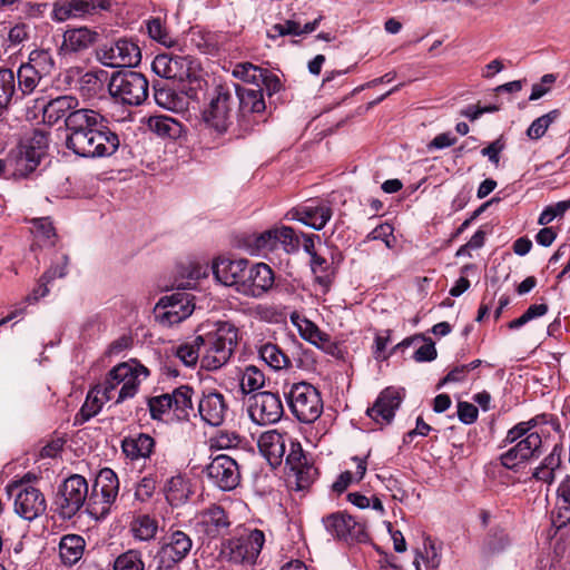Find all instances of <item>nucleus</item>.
I'll return each mask as SVG.
<instances>
[{
  "mask_svg": "<svg viewBox=\"0 0 570 570\" xmlns=\"http://www.w3.org/2000/svg\"><path fill=\"white\" fill-rule=\"evenodd\" d=\"M66 147L82 158H102L114 155L119 148V137L107 126L99 111L89 109L70 120Z\"/></svg>",
  "mask_w": 570,
  "mask_h": 570,
  "instance_id": "1",
  "label": "nucleus"
},
{
  "mask_svg": "<svg viewBox=\"0 0 570 570\" xmlns=\"http://www.w3.org/2000/svg\"><path fill=\"white\" fill-rule=\"evenodd\" d=\"M238 341V330L229 322H217L203 335H197L202 344V367L215 371L224 366L234 353Z\"/></svg>",
  "mask_w": 570,
  "mask_h": 570,
  "instance_id": "2",
  "label": "nucleus"
},
{
  "mask_svg": "<svg viewBox=\"0 0 570 570\" xmlns=\"http://www.w3.org/2000/svg\"><path fill=\"white\" fill-rule=\"evenodd\" d=\"M547 415H538L528 422H520L510 429L507 433L505 443L517 444L501 455V463L508 469H514L519 464L525 462L539 454L542 443L541 435L538 431L530 432L540 423H546Z\"/></svg>",
  "mask_w": 570,
  "mask_h": 570,
  "instance_id": "3",
  "label": "nucleus"
},
{
  "mask_svg": "<svg viewBox=\"0 0 570 570\" xmlns=\"http://www.w3.org/2000/svg\"><path fill=\"white\" fill-rule=\"evenodd\" d=\"M149 376V370L131 360L114 366L105 376L101 384L104 393L110 394L115 404L132 399L139 391L142 380Z\"/></svg>",
  "mask_w": 570,
  "mask_h": 570,
  "instance_id": "4",
  "label": "nucleus"
},
{
  "mask_svg": "<svg viewBox=\"0 0 570 570\" xmlns=\"http://www.w3.org/2000/svg\"><path fill=\"white\" fill-rule=\"evenodd\" d=\"M234 91L235 88L229 83L216 86L208 106L203 111L206 128L218 137L229 132L234 125L236 117Z\"/></svg>",
  "mask_w": 570,
  "mask_h": 570,
  "instance_id": "5",
  "label": "nucleus"
},
{
  "mask_svg": "<svg viewBox=\"0 0 570 570\" xmlns=\"http://www.w3.org/2000/svg\"><path fill=\"white\" fill-rule=\"evenodd\" d=\"M119 491L117 474L110 469L99 472L85 503L86 512L95 520L105 519L111 510Z\"/></svg>",
  "mask_w": 570,
  "mask_h": 570,
  "instance_id": "6",
  "label": "nucleus"
},
{
  "mask_svg": "<svg viewBox=\"0 0 570 570\" xmlns=\"http://www.w3.org/2000/svg\"><path fill=\"white\" fill-rule=\"evenodd\" d=\"M284 394L292 414L302 423H313L323 413L321 393L307 382L292 384Z\"/></svg>",
  "mask_w": 570,
  "mask_h": 570,
  "instance_id": "7",
  "label": "nucleus"
},
{
  "mask_svg": "<svg viewBox=\"0 0 570 570\" xmlns=\"http://www.w3.org/2000/svg\"><path fill=\"white\" fill-rule=\"evenodd\" d=\"M265 543V534L258 529H243L223 543L222 554L235 564H254Z\"/></svg>",
  "mask_w": 570,
  "mask_h": 570,
  "instance_id": "8",
  "label": "nucleus"
},
{
  "mask_svg": "<svg viewBox=\"0 0 570 570\" xmlns=\"http://www.w3.org/2000/svg\"><path fill=\"white\" fill-rule=\"evenodd\" d=\"M194 390L188 385H180L170 393H164L153 396L148 400V409L154 420H164L166 414L173 415L179 420H188L194 412L193 406Z\"/></svg>",
  "mask_w": 570,
  "mask_h": 570,
  "instance_id": "9",
  "label": "nucleus"
},
{
  "mask_svg": "<svg viewBox=\"0 0 570 570\" xmlns=\"http://www.w3.org/2000/svg\"><path fill=\"white\" fill-rule=\"evenodd\" d=\"M151 69L161 78L188 82L189 90L202 87L199 66L189 57L157 55L153 60Z\"/></svg>",
  "mask_w": 570,
  "mask_h": 570,
  "instance_id": "10",
  "label": "nucleus"
},
{
  "mask_svg": "<svg viewBox=\"0 0 570 570\" xmlns=\"http://www.w3.org/2000/svg\"><path fill=\"white\" fill-rule=\"evenodd\" d=\"M147 78L137 71L115 72L108 83L110 96L128 106H139L148 97Z\"/></svg>",
  "mask_w": 570,
  "mask_h": 570,
  "instance_id": "11",
  "label": "nucleus"
},
{
  "mask_svg": "<svg viewBox=\"0 0 570 570\" xmlns=\"http://www.w3.org/2000/svg\"><path fill=\"white\" fill-rule=\"evenodd\" d=\"M88 490V482L82 475H70L58 487L53 499L55 511L62 519L73 518L85 507Z\"/></svg>",
  "mask_w": 570,
  "mask_h": 570,
  "instance_id": "12",
  "label": "nucleus"
},
{
  "mask_svg": "<svg viewBox=\"0 0 570 570\" xmlns=\"http://www.w3.org/2000/svg\"><path fill=\"white\" fill-rule=\"evenodd\" d=\"M8 493L14 495V511L26 520H33L41 515L47 508L43 493L30 484V475L11 482L7 487Z\"/></svg>",
  "mask_w": 570,
  "mask_h": 570,
  "instance_id": "13",
  "label": "nucleus"
},
{
  "mask_svg": "<svg viewBox=\"0 0 570 570\" xmlns=\"http://www.w3.org/2000/svg\"><path fill=\"white\" fill-rule=\"evenodd\" d=\"M49 135L43 130H33L26 142L21 144L9 160L13 163L14 175L26 177L31 174L46 156Z\"/></svg>",
  "mask_w": 570,
  "mask_h": 570,
  "instance_id": "14",
  "label": "nucleus"
},
{
  "mask_svg": "<svg viewBox=\"0 0 570 570\" xmlns=\"http://www.w3.org/2000/svg\"><path fill=\"white\" fill-rule=\"evenodd\" d=\"M191 548L193 540L188 533L170 529L161 539L155 557V570H176V566L187 558Z\"/></svg>",
  "mask_w": 570,
  "mask_h": 570,
  "instance_id": "15",
  "label": "nucleus"
},
{
  "mask_svg": "<svg viewBox=\"0 0 570 570\" xmlns=\"http://www.w3.org/2000/svg\"><path fill=\"white\" fill-rule=\"evenodd\" d=\"M195 309L194 296L175 292L163 296L154 308L156 321L164 327L177 325L188 318Z\"/></svg>",
  "mask_w": 570,
  "mask_h": 570,
  "instance_id": "16",
  "label": "nucleus"
},
{
  "mask_svg": "<svg viewBox=\"0 0 570 570\" xmlns=\"http://www.w3.org/2000/svg\"><path fill=\"white\" fill-rule=\"evenodd\" d=\"M246 412L253 423L264 426L277 423L284 414V406L277 393L264 391L247 399Z\"/></svg>",
  "mask_w": 570,
  "mask_h": 570,
  "instance_id": "17",
  "label": "nucleus"
},
{
  "mask_svg": "<svg viewBox=\"0 0 570 570\" xmlns=\"http://www.w3.org/2000/svg\"><path fill=\"white\" fill-rule=\"evenodd\" d=\"M37 107L42 111L45 124L53 126L61 119L65 120L66 131L70 130V120L79 114L88 112L90 108H79V100L75 96L63 95L53 99L43 98L35 100Z\"/></svg>",
  "mask_w": 570,
  "mask_h": 570,
  "instance_id": "18",
  "label": "nucleus"
},
{
  "mask_svg": "<svg viewBox=\"0 0 570 570\" xmlns=\"http://www.w3.org/2000/svg\"><path fill=\"white\" fill-rule=\"evenodd\" d=\"M97 59L106 67H134L140 62L141 52L136 42L120 38L101 45L97 49Z\"/></svg>",
  "mask_w": 570,
  "mask_h": 570,
  "instance_id": "19",
  "label": "nucleus"
},
{
  "mask_svg": "<svg viewBox=\"0 0 570 570\" xmlns=\"http://www.w3.org/2000/svg\"><path fill=\"white\" fill-rule=\"evenodd\" d=\"M551 522L556 538L554 552L564 556L568 551L566 538L568 537V524L570 523V484L568 478L558 488L557 509L551 513Z\"/></svg>",
  "mask_w": 570,
  "mask_h": 570,
  "instance_id": "20",
  "label": "nucleus"
},
{
  "mask_svg": "<svg viewBox=\"0 0 570 570\" xmlns=\"http://www.w3.org/2000/svg\"><path fill=\"white\" fill-rule=\"evenodd\" d=\"M274 282V272L267 264L257 263L250 266L247 264L238 293L248 297L261 298L273 287Z\"/></svg>",
  "mask_w": 570,
  "mask_h": 570,
  "instance_id": "21",
  "label": "nucleus"
},
{
  "mask_svg": "<svg viewBox=\"0 0 570 570\" xmlns=\"http://www.w3.org/2000/svg\"><path fill=\"white\" fill-rule=\"evenodd\" d=\"M323 523L327 532L340 540L346 542H363L367 540L365 525L344 512H336L325 517Z\"/></svg>",
  "mask_w": 570,
  "mask_h": 570,
  "instance_id": "22",
  "label": "nucleus"
},
{
  "mask_svg": "<svg viewBox=\"0 0 570 570\" xmlns=\"http://www.w3.org/2000/svg\"><path fill=\"white\" fill-rule=\"evenodd\" d=\"M206 473L213 483L224 491L235 489L240 480L236 461L225 454L215 456L207 465Z\"/></svg>",
  "mask_w": 570,
  "mask_h": 570,
  "instance_id": "23",
  "label": "nucleus"
},
{
  "mask_svg": "<svg viewBox=\"0 0 570 570\" xmlns=\"http://www.w3.org/2000/svg\"><path fill=\"white\" fill-rule=\"evenodd\" d=\"M288 445L289 451L285 459L286 465L295 474L297 490L306 489L315 480L317 471L308 463L299 442L292 439L288 440Z\"/></svg>",
  "mask_w": 570,
  "mask_h": 570,
  "instance_id": "24",
  "label": "nucleus"
},
{
  "mask_svg": "<svg viewBox=\"0 0 570 570\" xmlns=\"http://www.w3.org/2000/svg\"><path fill=\"white\" fill-rule=\"evenodd\" d=\"M332 208L323 203H309L292 208L286 218L297 220L304 225L321 230L332 217Z\"/></svg>",
  "mask_w": 570,
  "mask_h": 570,
  "instance_id": "25",
  "label": "nucleus"
},
{
  "mask_svg": "<svg viewBox=\"0 0 570 570\" xmlns=\"http://www.w3.org/2000/svg\"><path fill=\"white\" fill-rule=\"evenodd\" d=\"M402 394L400 390L386 387L377 396L373 406L368 407L366 414L377 424L387 425L392 422L395 411L400 407Z\"/></svg>",
  "mask_w": 570,
  "mask_h": 570,
  "instance_id": "26",
  "label": "nucleus"
},
{
  "mask_svg": "<svg viewBox=\"0 0 570 570\" xmlns=\"http://www.w3.org/2000/svg\"><path fill=\"white\" fill-rule=\"evenodd\" d=\"M323 20L318 14L313 21L304 22L301 13H293L291 18L283 22L273 24L266 32L267 38L275 40L285 36H303L314 32Z\"/></svg>",
  "mask_w": 570,
  "mask_h": 570,
  "instance_id": "27",
  "label": "nucleus"
},
{
  "mask_svg": "<svg viewBox=\"0 0 570 570\" xmlns=\"http://www.w3.org/2000/svg\"><path fill=\"white\" fill-rule=\"evenodd\" d=\"M230 525L225 510L219 505H212L198 513L196 528L208 538H216L226 531Z\"/></svg>",
  "mask_w": 570,
  "mask_h": 570,
  "instance_id": "28",
  "label": "nucleus"
},
{
  "mask_svg": "<svg viewBox=\"0 0 570 570\" xmlns=\"http://www.w3.org/2000/svg\"><path fill=\"white\" fill-rule=\"evenodd\" d=\"M235 88L234 97L238 100V117L239 121L245 120L249 114H262L266 109V104L261 88L240 86L237 83H229Z\"/></svg>",
  "mask_w": 570,
  "mask_h": 570,
  "instance_id": "29",
  "label": "nucleus"
},
{
  "mask_svg": "<svg viewBox=\"0 0 570 570\" xmlns=\"http://www.w3.org/2000/svg\"><path fill=\"white\" fill-rule=\"evenodd\" d=\"M288 440H292V438L287 434H282L276 430H268L259 435L257 445L261 453L272 465H278L286 454Z\"/></svg>",
  "mask_w": 570,
  "mask_h": 570,
  "instance_id": "30",
  "label": "nucleus"
},
{
  "mask_svg": "<svg viewBox=\"0 0 570 570\" xmlns=\"http://www.w3.org/2000/svg\"><path fill=\"white\" fill-rule=\"evenodd\" d=\"M247 264L248 261L246 259L232 261L229 258H218L213 264V273L219 283L225 286H234L238 292Z\"/></svg>",
  "mask_w": 570,
  "mask_h": 570,
  "instance_id": "31",
  "label": "nucleus"
},
{
  "mask_svg": "<svg viewBox=\"0 0 570 570\" xmlns=\"http://www.w3.org/2000/svg\"><path fill=\"white\" fill-rule=\"evenodd\" d=\"M228 411V405L222 393L210 392L205 394L198 403V412L204 422L209 425H220Z\"/></svg>",
  "mask_w": 570,
  "mask_h": 570,
  "instance_id": "32",
  "label": "nucleus"
},
{
  "mask_svg": "<svg viewBox=\"0 0 570 570\" xmlns=\"http://www.w3.org/2000/svg\"><path fill=\"white\" fill-rule=\"evenodd\" d=\"M156 442L147 433H138L124 438L121 450L126 458L131 461L148 459L155 450Z\"/></svg>",
  "mask_w": 570,
  "mask_h": 570,
  "instance_id": "33",
  "label": "nucleus"
},
{
  "mask_svg": "<svg viewBox=\"0 0 570 570\" xmlns=\"http://www.w3.org/2000/svg\"><path fill=\"white\" fill-rule=\"evenodd\" d=\"M98 33L87 27L68 29L63 33L62 50L65 52H81L90 48L97 40Z\"/></svg>",
  "mask_w": 570,
  "mask_h": 570,
  "instance_id": "34",
  "label": "nucleus"
},
{
  "mask_svg": "<svg viewBox=\"0 0 570 570\" xmlns=\"http://www.w3.org/2000/svg\"><path fill=\"white\" fill-rule=\"evenodd\" d=\"M297 327L301 336L305 341L325 351L326 353H334V350L336 348L335 344L332 342L330 335L321 331L316 324L307 318H303L297 323Z\"/></svg>",
  "mask_w": 570,
  "mask_h": 570,
  "instance_id": "35",
  "label": "nucleus"
},
{
  "mask_svg": "<svg viewBox=\"0 0 570 570\" xmlns=\"http://www.w3.org/2000/svg\"><path fill=\"white\" fill-rule=\"evenodd\" d=\"M259 358L272 370L281 371L289 368L292 361L288 355L277 345L272 342H266L257 347Z\"/></svg>",
  "mask_w": 570,
  "mask_h": 570,
  "instance_id": "36",
  "label": "nucleus"
},
{
  "mask_svg": "<svg viewBox=\"0 0 570 570\" xmlns=\"http://www.w3.org/2000/svg\"><path fill=\"white\" fill-rule=\"evenodd\" d=\"M85 539L78 534L63 535L59 543V554L66 566L76 564L83 554Z\"/></svg>",
  "mask_w": 570,
  "mask_h": 570,
  "instance_id": "37",
  "label": "nucleus"
},
{
  "mask_svg": "<svg viewBox=\"0 0 570 570\" xmlns=\"http://www.w3.org/2000/svg\"><path fill=\"white\" fill-rule=\"evenodd\" d=\"M107 79V71L90 70L85 72L78 80V90L82 97L94 98L104 90Z\"/></svg>",
  "mask_w": 570,
  "mask_h": 570,
  "instance_id": "38",
  "label": "nucleus"
},
{
  "mask_svg": "<svg viewBox=\"0 0 570 570\" xmlns=\"http://www.w3.org/2000/svg\"><path fill=\"white\" fill-rule=\"evenodd\" d=\"M108 401H114V399L110 394L104 393V385L101 382L95 385L88 392L87 399L80 409V414L83 420H89L98 414L102 405Z\"/></svg>",
  "mask_w": 570,
  "mask_h": 570,
  "instance_id": "39",
  "label": "nucleus"
},
{
  "mask_svg": "<svg viewBox=\"0 0 570 570\" xmlns=\"http://www.w3.org/2000/svg\"><path fill=\"white\" fill-rule=\"evenodd\" d=\"M166 499L171 505H180L187 501L191 491L188 481L181 475L171 476L165 487Z\"/></svg>",
  "mask_w": 570,
  "mask_h": 570,
  "instance_id": "40",
  "label": "nucleus"
},
{
  "mask_svg": "<svg viewBox=\"0 0 570 570\" xmlns=\"http://www.w3.org/2000/svg\"><path fill=\"white\" fill-rule=\"evenodd\" d=\"M24 65L43 78L53 71L55 59L49 50L36 49L29 53L28 61Z\"/></svg>",
  "mask_w": 570,
  "mask_h": 570,
  "instance_id": "41",
  "label": "nucleus"
},
{
  "mask_svg": "<svg viewBox=\"0 0 570 570\" xmlns=\"http://www.w3.org/2000/svg\"><path fill=\"white\" fill-rule=\"evenodd\" d=\"M158 530V522L149 514H138L130 523V531L135 539L148 541L153 539Z\"/></svg>",
  "mask_w": 570,
  "mask_h": 570,
  "instance_id": "42",
  "label": "nucleus"
},
{
  "mask_svg": "<svg viewBox=\"0 0 570 570\" xmlns=\"http://www.w3.org/2000/svg\"><path fill=\"white\" fill-rule=\"evenodd\" d=\"M265 374L255 365H246L239 377L240 390L245 394L257 392L265 385Z\"/></svg>",
  "mask_w": 570,
  "mask_h": 570,
  "instance_id": "43",
  "label": "nucleus"
},
{
  "mask_svg": "<svg viewBox=\"0 0 570 570\" xmlns=\"http://www.w3.org/2000/svg\"><path fill=\"white\" fill-rule=\"evenodd\" d=\"M97 7V0H70L67 6L56 8L55 13L59 20H65L69 17H80L86 13H91Z\"/></svg>",
  "mask_w": 570,
  "mask_h": 570,
  "instance_id": "44",
  "label": "nucleus"
},
{
  "mask_svg": "<svg viewBox=\"0 0 570 570\" xmlns=\"http://www.w3.org/2000/svg\"><path fill=\"white\" fill-rule=\"evenodd\" d=\"M16 75L9 68H0V114L8 109L16 94Z\"/></svg>",
  "mask_w": 570,
  "mask_h": 570,
  "instance_id": "45",
  "label": "nucleus"
},
{
  "mask_svg": "<svg viewBox=\"0 0 570 570\" xmlns=\"http://www.w3.org/2000/svg\"><path fill=\"white\" fill-rule=\"evenodd\" d=\"M511 544L509 534L500 528L489 531L483 542V551L488 554H495L504 551Z\"/></svg>",
  "mask_w": 570,
  "mask_h": 570,
  "instance_id": "46",
  "label": "nucleus"
},
{
  "mask_svg": "<svg viewBox=\"0 0 570 570\" xmlns=\"http://www.w3.org/2000/svg\"><path fill=\"white\" fill-rule=\"evenodd\" d=\"M146 27L149 37L160 45L171 48L177 43L176 39L169 33L161 18H150L147 20Z\"/></svg>",
  "mask_w": 570,
  "mask_h": 570,
  "instance_id": "47",
  "label": "nucleus"
},
{
  "mask_svg": "<svg viewBox=\"0 0 570 570\" xmlns=\"http://www.w3.org/2000/svg\"><path fill=\"white\" fill-rule=\"evenodd\" d=\"M233 76L246 82L247 87H259V80H263V68L250 62L237 63L233 69Z\"/></svg>",
  "mask_w": 570,
  "mask_h": 570,
  "instance_id": "48",
  "label": "nucleus"
},
{
  "mask_svg": "<svg viewBox=\"0 0 570 570\" xmlns=\"http://www.w3.org/2000/svg\"><path fill=\"white\" fill-rule=\"evenodd\" d=\"M142 552L138 549H129L120 553L114 561L112 570H145Z\"/></svg>",
  "mask_w": 570,
  "mask_h": 570,
  "instance_id": "49",
  "label": "nucleus"
},
{
  "mask_svg": "<svg viewBox=\"0 0 570 570\" xmlns=\"http://www.w3.org/2000/svg\"><path fill=\"white\" fill-rule=\"evenodd\" d=\"M353 461L356 463L355 473L353 474L350 471L341 473L337 480L332 485L333 491H335L338 494L344 492L353 480L360 481L366 473L365 460L354 456Z\"/></svg>",
  "mask_w": 570,
  "mask_h": 570,
  "instance_id": "50",
  "label": "nucleus"
},
{
  "mask_svg": "<svg viewBox=\"0 0 570 570\" xmlns=\"http://www.w3.org/2000/svg\"><path fill=\"white\" fill-rule=\"evenodd\" d=\"M16 78L18 80V91L22 96H27L36 89L42 77L22 63L17 71Z\"/></svg>",
  "mask_w": 570,
  "mask_h": 570,
  "instance_id": "51",
  "label": "nucleus"
},
{
  "mask_svg": "<svg viewBox=\"0 0 570 570\" xmlns=\"http://www.w3.org/2000/svg\"><path fill=\"white\" fill-rule=\"evenodd\" d=\"M249 246H252L258 253H267L277 249L278 244L276 227L254 235L249 239Z\"/></svg>",
  "mask_w": 570,
  "mask_h": 570,
  "instance_id": "52",
  "label": "nucleus"
},
{
  "mask_svg": "<svg viewBox=\"0 0 570 570\" xmlns=\"http://www.w3.org/2000/svg\"><path fill=\"white\" fill-rule=\"evenodd\" d=\"M202 344H198L197 336L193 342L180 344L176 348V356L183 362L184 365L193 367L198 360H202Z\"/></svg>",
  "mask_w": 570,
  "mask_h": 570,
  "instance_id": "53",
  "label": "nucleus"
},
{
  "mask_svg": "<svg viewBox=\"0 0 570 570\" xmlns=\"http://www.w3.org/2000/svg\"><path fill=\"white\" fill-rule=\"evenodd\" d=\"M32 233L36 238L45 245H53L56 232L51 220L48 217L36 218L32 222Z\"/></svg>",
  "mask_w": 570,
  "mask_h": 570,
  "instance_id": "54",
  "label": "nucleus"
},
{
  "mask_svg": "<svg viewBox=\"0 0 570 570\" xmlns=\"http://www.w3.org/2000/svg\"><path fill=\"white\" fill-rule=\"evenodd\" d=\"M276 229L278 246H282L287 254L298 252L301 242L295 230L289 226H281L276 227Z\"/></svg>",
  "mask_w": 570,
  "mask_h": 570,
  "instance_id": "55",
  "label": "nucleus"
},
{
  "mask_svg": "<svg viewBox=\"0 0 570 570\" xmlns=\"http://www.w3.org/2000/svg\"><path fill=\"white\" fill-rule=\"evenodd\" d=\"M558 110H552L539 118H537L528 128L527 135L530 139H539L541 138L550 124L558 117Z\"/></svg>",
  "mask_w": 570,
  "mask_h": 570,
  "instance_id": "56",
  "label": "nucleus"
},
{
  "mask_svg": "<svg viewBox=\"0 0 570 570\" xmlns=\"http://www.w3.org/2000/svg\"><path fill=\"white\" fill-rule=\"evenodd\" d=\"M150 127L159 136L175 137L178 132L179 124L173 118L158 116L150 120Z\"/></svg>",
  "mask_w": 570,
  "mask_h": 570,
  "instance_id": "57",
  "label": "nucleus"
},
{
  "mask_svg": "<svg viewBox=\"0 0 570 570\" xmlns=\"http://www.w3.org/2000/svg\"><path fill=\"white\" fill-rule=\"evenodd\" d=\"M424 551L425 554L421 551H416L415 557L419 558V562L422 560L425 563L426 570H438L440 566V556L432 540L426 539L424 541Z\"/></svg>",
  "mask_w": 570,
  "mask_h": 570,
  "instance_id": "58",
  "label": "nucleus"
},
{
  "mask_svg": "<svg viewBox=\"0 0 570 570\" xmlns=\"http://www.w3.org/2000/svg\"><path fill=\"white\" fill-rule=\"evenodd\" d=\"M548 311V306L546 304H533L528 307V309L518 318L511 321L509 323V328L517 330L530 322L535 317L543 316Z\"/></svg>",
  "mask_w": 570,
  "mask_h": 570,
  "instance_id": "59",
  "label": "nucleus"
},
{
  "mask_svg": "<svg viewBox=\"0 0 570 570\" xmlns=\"http://www.w3.org/2000/svg\"><path fill=\"white\" fill-rule=\"evenodd\" d=\"M394 228L391 224L384 223L376 226L371 233L367 234L366 240H382L387 248L394 246L395 238L393 237Z\"/></svg>",
  "mask_w": 570,
  "mask_h": 570,
  "instance_id": "60",
  "label": "nucleus"
},
{
  "mask_svg": "<svg viewBox=\"0 0 570 570\" xmlns=\"http://www.w3.org/2000/svg\"><path fill=\"white\" fill-rule=\"evenodd\" d=\"M240 438L236 432L218 431L217 434L210 439V445L217 449H230L239 444Z\"/></svg>",
  "mask_w": 570,
  "mask_h": 570,
  "instance_id": "61",
  "label": "nucleus"
},
{
  "mask_svg": "<svg viewBox=\"0 0 570 570\" xmlns=\"http://www.w3.org/2000/svg\"><path fill=\"white\" fill-rule=\"evenodd\" d=\"M156 479L153 475L144 476L136 487L135 498L140 502L148 501L155 493Z\"/></svg>",
  "mask_w": 570,
  "mask_h": 570,
  "instance_id": "62",
  "label": "nucleus"
},
{
  "mask_svg": "<svg viewBox=\"0 0 570 570\" xmlns=\"http://www.w3.org/2000/svg\"><path fill=\"white\" fill-rule=\"evenodd\" d=\"M570 207V200H564L556 204L554 206H548L539 216L538 223L540 225H548L556 217L562 216Z\"/></svg>",
  "mask_w": 570,
  "mask_h": 570,
  "instance_id": "63",
  "label": "nucleus"
},
{
  "mask_svg": "<svg viewBox=\"0 0 570 570\" xmlns=\"http://www.w3.org/2000/svg\"><path fill=\"white\" fill-rule=\"evenodd\" d=\"M30 24L26 22H19L10 28L8 32V39L11 45L18 46L29 39Z\"/></svg>",
  "mask_w": 570,
  "mask_h": 570,
  "instance_id": "64",
  "label": "nucleus"
}]
</instances>
